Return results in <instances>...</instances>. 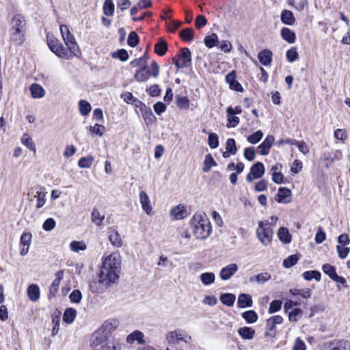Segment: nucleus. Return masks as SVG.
<instances>
[{
  "mask_svg": "<svg viewBox=\"0 0 350 350\" xmlns=\"http://www.w3.org/2000/svg\"><path fill=\"white\" fill-rule=\"evenodd\" d=\"M299 57L296 47H292L286 51V58L289 62H293Z\"/></svg>",
  "mask_w": 350,
  "mask_h": 350,
  "instance_id": "nucleus-62",
  "label": "nucleus"
},
{
  "mask_svg": "<svg viewBox=\"0 0 350 350\" xmlns=\"http://www.w3.org/2000/svg\"><path fill=\"white\" fill-rule=\"evenodd\" d=\"M121 260L118 254L113 253L103 260V266L99 274V282L106 286L117 282L120 273Z\"/></svg>",
  "mask_w": 350,
  "mask_h": 350,
  "instance_id": "nucleus-1",
  "label": "nucleus"
},
{
  "mask_svg": "<svg viewBox=\"0 0 350 350\" xmlns=\"http://www.w3.org/2000/svg\"><path fill=\"white\" fill-rule=\"evenodd\" d=\"M303 278L308 281L314 279L317 281L321 280V274L318 271H307L303 273Z\"/></svg>",
  "mask_w": 350,
  "mask_h": 350,
  "instance_id": "nucleus-41",
  "label": "nucleus"
},
{
  "mask_svg": "<svg viewBox=\"0 0 350 350\" xmlns=\"http://www.w3.org/2000/svg\"><path fill=\"white\" fill-rule=\"evenodd\" d=\"M167 42L161 38L159 42L154 44V52L159 56H163L167 51Z\"/></svg>",
  "mask_w": 350,
  "mask_h": 350,
  "instance_id": "nucleus-31",
  "label": "nucleus"
},
{
  "mask_svg": "<svg viewBox=\"0 0 350 350\" xmlns=\"http://www.w3.org/2000/svg\"><path fill=\"white\" fill-rule=\"evenodd\" d=\"M342 158V152L340 150H335L331 152H323L320 160L324 163L325 167L328 168L336 161H340Z\"/></svg>",
  "mask_w": 350,
  "mask_h": 350,
  "instance_id": "nucleus-8",
  "label": "nucleus"
},
{
  "mask_svg": "<svg viewBox=\"0 0 350 350\" xmlns=\"http://www.w3.org/2000/svg\"><path fill=\"white\" fill-rule=\"evenodd\" d=\"M329 350H349V343L347 340H334L329 342Z\"/></svg>",
  "mask_w": 350,
  "mask_h": 350,
  "instance_id": "nucleus-21",
  "label": "nucleus"
},
{
  "mask_svg": "<svg viewBox=\"0 0 350 350\" xmlns=\"http://www.w3.org/2000/svg\"><path fill=\"white\" fill-rule=\"evenodd\" d=\"M70 248L72 251L78 252L85 250L86 249V245L83 241H74L70 243Z\"/></svg>",
  "mask_w": 350,
  "mask_h": 350,
  "instance_id": "nucleus-56",
  "label": "nucleus"
},
{
  "mask_svg": "<svg viewBox=\"0 0 350 350\" xmlns=\"http://www.w3.org/2000/svg\"><path fill=\"white\" fill-rule=\"evenodd\" d=\"M139 197L142 209L146 214L151 215L152 208L150 205V200L148 194L144 191H141Z\"/></svg>",
  "mask_w": 350,
  "mask_h": 350,
  "instance_id": "nucleus-16",
  "label": "nucleus"
},
{
  "mask_svg": "<svg viewBox=\"0 0 350 350\" xmlns=\"http://www.w3.org/2000/svg\"><path fill=\"white\" fill-rule=\"evenodd\" d=\"M265 172L263 163L257 162L251 167L250 172L246 176V180L251 183L254 179L260 178L264 175Z\"/></svg>",
  "mask_w": 350,
  "mask_h": 350,
  "instance_id": "nucleus-10",
  "label": "nucleus"
},
{
  "mask_svg": "<svg viewBox=\"0 0 350 350\" xmlns=\"http://www.w3.org/2000/svg\"><path fill=\"white\" fill-rule=\"evenodd\" d=\"M276 334V325L272 322V320L268 319L266 323V336L274 337Z\"/></svg>",
  "mask_w": 350,
  "mask_h": 350,
  "instance_id": "nucleus-48",
  "label": "nucleus"
},
{
  "mask_svg": "<svg viewBox=\"0 0 350 350\" xmlns=\"http://www.w3.org/2000/svg\"><path fill=\"white\" fill-rule=\"evenodd\" d=\"M179 36L185 42H190L193 39V31L191 28H185L179 33Z\"/></svg>",
  "mask_w": 350,
  "mask_h": 350,
  "instance_id": "nucleus-44",
  "label": "nucleus"
},
{
  "mask_svg": "<svg viewBox=\"0 0 350 350\" xmlns=\"http://www.w3.org/2000/svg\"><path fill=\"white\" fill-rule=\"evenodd\" d=\"M118 325L119 322L118 320L110 319L105 321L99 327V329H100L103 333L105 334V335L109 338L111 334L118 328Z\"/></svg>",
  "mask_w": 350,
  "mask_h": 350,
  "instance_id": "nucleus-11",
  "label": "nucleus"
},
{
  "mask_svg": "<svg viewBox=\"0 0 350 350\" xmlns=\"http://www.w3.org/2000/svg\"><path fill=\"white\" fill-rule=\"evenodd\" d=\"M144 334L138 330H135L126 337V342L129 344L133 343L137 341L139 344L144 343Z\"/></svg>",
  "mask_w": 350,
  "mask_h": 350,
  "instance_id": "nucleus-27",
  "label": "nucleus"
},
{
  "mask_svg": "<svg viewBox=\"0 0 350 350\" xmlns=\"http://www.w3.org/2000/svg\"><path fill=\"white\" fill-rule=\"evenodd\" d=\"M166 340L170 345H177L180 341L189 343L191 340V337L185 330L176 329L167 334Z\"/></svg>",
  "mask_w": 350,
  "mask_h": 350,
  "instance_id": "nucleus-7",
  "label": "nucleus"
},
{
  "mask_svg": "<svg viewBox=\"0 0 350 350\" xmlns=\"http://www.w3.org/2000/svg\"><path fill=\"white\" fill-rule=\"evenodd\" d=\"M57 56L66 59H72V55L68 52L61 42L57 43L54 48L51 49Z\"/></svg>",
  "mask_w": 350,
  "mask_h": 350,
  "instance_id": "nucleus-18",
  "label": "nucleus"
},
{
  "mask_svg": "<svg viewBox=\"0 0 350 350\" xmlns=\"http://www.w3.org/2000/svg\"><path fill=\"white\" fill-rule=\"evenodd\" d=\"M109 338L105 335V334L103 333L99 328L96 330L91 336L90 338V346L94 350H100L101 346L104 345L105 343H107V340Z\"/></svg>",
  "mask_w": 350,
  "mask_h": 350,
  "instance_id": "nucleus-9",
  "label": "nucleus"
},
{
  "mask_svg": "<svg viewBox=\"0 0 350 350\" xmlns=\"http://www.w3.org/2000/svg\"><path fill=\"white\" fill-rule=\"evenodd\" d=\"M111 56L114 59H119L122 62H125L129 59V54L125 49H121L112 53Z\"/></svg>",
  "mask_w": 350,
  "mask_h": 350,
  "instance_id": "nucleus-51",
  "label": "nucleus"
},
{
  "mask_svg": "<svg viewBox=\"0 0 350 350\" xmlns=\"http://www.w3.org/2000/svg\"><path fill=\"white\" fill-rule=\"evenodd\" d=\"M281 21L283 24L293 25L295 23V18L293 12L288 10H284L281 12Z\"/></svg>",
  "mask_w": 350,
  "mask_h": 350,
  "instance_id": "nucleus-24",
  "label": "nucleus"
},
{
  "mask_svg": "<svg viewBox=\"0 0 350 350\" xmlns=\"http://www.w3.org/2000/svg\"><path fill=\"white\" fill-rule=\"evenodd\" d=\"M204 163V166L203 167V171L205 172H208L211 170V166H215L217 165L211 154L206 155Z\"/></svg>",
  "mask_w": 350,
  "mask_h": 350,
  "instance_id": "nucleus-54",
  "label": "nucleus"
},
{
  "mask_svg": "<svg viewBox=\"0 0 350 350\" xmlns=\"http://www.w3.org/2000/svg\"><path fill=\"white\" fill-rule=\"evenodd\" d=\"M77 315V312L73 308H68L65 310L63 315V320L66 323H71L74 321Z\"/></svg>",
  "mask_w": 350,
  "mask_h": 350,
  "instance_id": "nucleus-39",
  "label": "nucleus"
},
{
  "mask_svg": "<svg viewBox=\"0 0 350 350\" xmlns=\"http://www.w3.org/2000/svg\"><path fill=\"white\" fill-rule=\"evenodd\" d=\"M172 62L177 68L189 67L191 63V53L187 48H183L179 53L172 58Z\"/></svg>",
  "mask_w": 350,
  "mask_h": 350,
  "instance_id": "nucleus-6",
  "label": "nucleus"
},
{
  "mask_svg": "<svg viewBox=\"0 0 350 350\" xmlns=\"http://www.w3.org/2000/svg\"><path fill=\"white\" fill-rule=\"evenodd\" d=\"M227 116H228V123H227V127L228 128H232L237 126L239 122V118L237 116H235L234 114V112L232 111V107L229 106L227 109Z\"/></svg>",
  "mask_w": 350,
  "mask_h": 350,
  "instance_id": "nucleus-23",
  "label": "nucleus"
},
{
  "mask_svg": "<svg viewBox=\"0 0 350 350\" xmlns=\"http://www.w3.org/2000/svg\"><path fill=\"white\" fill-rule=\"evenodd\" d=\"M27 22L19 14L13 16L10 22V39L16 45H22L25 41Z\"/></svg>",
  "mask_w": 350,
  "mask_h": 350,
  "instance_id": "nucleus-2",
  "label": "nucleus"
},
{
  "mask_svg": "<svg viewBox=\"0 0 350 350\" xmlns=\"http://www.w3.org/2000/svg\"><path fill=\"white\" fill-rule=\"evenodd\" d=\"M336 250L338 252V256L341 259L347 258L350 252L349 247H345V245H338L336 246Z\"/></svg>",
  "mask_w": 350,
  "mask_h": 350,
  "instance_id": "nucleus-61",
  "label": "nucleus"
},
{
  "mask_svg": "<svg viewBox=\"0 0 350 350\" xmlns=\"http://www.w3.org/2000/svg\"><path fill=\"white\" fill-rule=\"evenodd\" d=\"M147 66L145 68H139L135 74V79L138 82H144L148 80L149 75L146 72V69Z\"/></svg>",
  "mask_w": 350,
  "mask_h": 350,
  "instance_id": "nucleus-43",
  "label": "nucleus"
},
{
  "mask_svg": "<svg viewBox=\"0 0 350 350\" xmlns=\"http://www.w3.org/2000/svg\"><path fill=\"white\" fill-rule=\"evenodd\" d=\"M79 110L81 115L85 116L88 115L92 110L91 105L85 100H81L79 102Z\"/></svg>",
  "mask_w": 350,
  "mask_h": 350,
  "instance_id": "nucleus-38",
  "label": "nucleus"
},
{
  "mask_svg": "<svg viewBox=\"0 0 350 350\" xmlns=\"http://www.w3.org/2000/svg\"><path fill=\"white\" fill-rule=\"evenodd\" d=\"M262 137L263 133L261 131L258 130L254 133L253 134L249 135L247 138V140L249 143L252 144H256L261 140Z\"/></svg>",
  "mask_w": 350,
  "mask_h": 350,
  "instance_id": "nucleus-52",
  "label": "nucleus"
},
{
  "mask_svg": "<svg viewBox=\"0 0 350 350\" xmlns=\"http://www.w3.org/2000/svg\"><path fill=\"white\" fill-rule=\"evenodd\" d=\"M30 91L33 98H40L44 96V90L37 83H33L30 86Z\"/></svg>",
  "mask_w": 350,
  "mask_h": 350,
  "instance_id": "nucleus-32",
  "label": "nucleus"
},
{
  "mask_svg": "<svg viewBox=\"0 0 350 350\" xmlns=\"http://www.w3.org/2000/svg\"><path fill=\"white\" fill-rule=\"evenodd\" d=\"M109 240L110 243L116 247L122 245V241L120 234L115 229H110L109 231Z\"/></svg>",
  "mask_w": 350,
  "mask_h": 350,
  "instance_id": "nucleus-22",
  "label": "nucleus"
},
{
  "mask_svg": "<svg viewBox=\"0 0 350 350\" xmlns=\"http://www.w3.org/2000/svg\"><path fill=\"white\" fill-rule=\"evenodd\" d=\"M27 295L32 301H37L40 299V288L37 284H32L27 288Z\"/></svg>",
  "mask_w": 350,
  "mask_h": 350,
  "instance_id": "nucleus-26",
  "label": "nucleus"
},
{
  "mask_svg": "<svg viewBox=\"0 0 350 350\" xmlns=\"http://www.w3.org/2000/svg\"><path fill=\"white\" fill-rule=\"evenodd\" d=\"M103 12L107 16H112L114 12V4L112 0H105L103 4Z\"/></svg>",
  "mask_w": 350,
  "mask_h": 350,
  "instance_id": "nucleus-53",
  "label": "nucleus"
},
{
  "mask_svg": "<svg viewBox=\"0 0 350 350\" xmlns=\"http://www.w3.org/2000/svg\"><path fill=\"white\" fill-rule=\"evenodd\" d=\"M226 81L231 90L237 92H243L242 85L236 80V73L232 71L226 76Z\"/></svg>",
  "mask_w": 350,
  "mask_h": 350,
  "instance_id": "nucleus-15",
  "label": "nucleus"
},
{
  "mask_svg": "<svg viewBox=\"0 0 350 350\" xmlns=\"http://www.w3.org/2000/svg\"><path fill=\"white\" fill-rule=\"evenodd\" d=\"M289 292L293 295H300L303 298H309L311 296V291L309 288L291 289Z\"/></svg>",
  "mask_w": 350,
  "mask_h": 350,
  "instance_id": "nucleus-49",
  "label": "nucleus"
},
{
  "mask_svg": "<svg viewBox=\"0 0 350 350\" xmlns=\"http://www.w3.org/2000/svg\"><path fill=\"white\" fill-rule=\"evenodd\" d=\"M177 106L181 109H187L189 107V100L186 96H176Z\"/></svg>",
  "mask_w": 350,
  "mask_h": 350,
  "instance_id": "nucleus-50",
  "label": "nucleus"
},
{
  "mask_svg": "<svg viewBox=\"0 0 350 350\" xmlns=\"http://www.w3.org/2000/svg\"><path fill=\"white\" fill-rule=\"evenodd\" d=\"M239 334L244 340H251L254 338L255 330L250 327H243L239 329Z\"/></svg>",
  "mask_w": 350,
  "mask_h": 350,
  "instance_id": "nucleus-30",
  "label": "nucleus"
},
{
  "mask_svg": "<svg viewBox=\"0 0 350 350\" xmlns=\"http://www.w3.org/2000/svg\"><path fill=\"white\" fill-rule=\"evenodd\" d=\"M32 234L30 232H24L22 234L20 239V254L25 256L29 252L31 243Z\"/></svg>",
  "mask_w": 350,
  "mask_h": 350,
  "instance_id": "nucleus-12",
  "label": "nucleus"
},
{
  "mask_svg": "<svg viewBox=\"0 0 350 350\" xmlns=\"http://www.w3.org/2000/svg\"><path fill=\"white\" fill-rule=\"evenodd\" d=\"M64 278V271L60 270L58 271L55 273V278L53 280V283L51 284L50 288H49V295L51 297H55L56 293L58 291L59 286Z\"/></svg>",
  "mask_w": 350,
  "mask_h": 350,
  "instance_id": "nucleus-17",
  "label": "nucleus"
},
{
  "mask_svg": "<svg viewBox=\"0 0 350 350\" xmlns=\"http://www.w3.org/2000/svg\"><path fill=\"white\" fill-rule=\"evenodd\" d=\"M105 218V215L101 214L98 209L94 208L92 210L91 213V220L96 226H101Z\"/></svg>",
  "mask_w": 350,
  "mask_h": 350,
  "instance_id": "nucleus-34",
  "label": "nucleus"
},
{
  "mask_svg": "<svg viewBox=\"0 0 350 350\" xmlns=\"http://www.w3.org/2000/svg\"><path fill=\"white\" fill-rule=\"evenodd\" d=\"M219 40L216 33H213L210 36H207L204 38V44L208 48H213L217 45Z\"/></svg>",
  "mask_w": 350,
  "mask_h": 350,
  "instance_id": "nucleus-45",
  "label": "nucleus"
},
{
  "mask_svg": "<svg viewBox=\"0 0 350 350\" xmlns=\"http://www.w3.org/2000/svg\"><path fill=\"white\" fill-rule=\"evenodd\" d=\"M273 142V136L267 135L265 140L257 147V152L261 155H267Z\"/></svg>",
  "mask_w": 350,
  "mask_h": 350,
  "instance_id": "nucleus-14",
  "label": "nucleus"
},
{
  "mask_svg": "<svg viewBox=\"0 0 350 350\" xmlns=\"http://www.w3.org/2000/svg\"><path fill=\"white\" fill-rule=\"evenodd\" d=\"M278 236L279 239L284 243H289L291 241L292 237L286 228L281 227L278 230Z\"/></svg>",
  "mask_w": 350,
  "mask_h": 350,
  "instance_id": "nucleus-33",
  "label": "nucleus"
},
{
  "mask_svg": "<svg viewBox=\"0 0 350 350\" xmlns=\"http://www.w3.org/2000/svg\"><path fill=\"white\" fill-rule=\"evenodd\" d=\"M283 40L290 44H293L296 40V35L294 31L287 27H283L280 32Z\"/></svg>",
  "mask_w": 350,
  "mask_h": 350,
  "instance_id": "nucleus-28",
  "label": "nucleus"
},
{
  "mask_svg": "<svg viewBox=\"0 0 350 350\" xmlns=\"http://www.w3.org/2000/svg\"><path fill=\"white\" fill-rule=\"evenodd\" d=\"M200 279L204 285L208 286L215 282V275L212 272L203 273L200 275Z\"/></svg>",
  "mask_w": 350,
  "mask_h": 350,
  "instance_id": "nucleus-35",
  "label": "nucleus"
},
{
  "mask_svg": "<svg viewBox=\"0 0 350 350\" xmlns=\"http://www.w3.org/2000/svg\"><path fill=\"white\" fill-rule=\"evenodd\" d=\"M59 29L62 38L70 53L72 55V57L78 56L79 48L74 36L70 32L68 27L65 25H62Z\"/></svg>",
  "mask_w": 350,
  "mask_h": 350,
  "instance_id": "nucleus-4",
  "label": "nucleus"
},
{
  "mask_svg": "<svg viewBox=\"0 0 350 350\" xmlns=\"http://www.w3.org/2000/svg\"><path fill=\"white\" fill-rule=\"evenodd\" d=\"M303 314V311L299 308H295L288 312V320L291 322H296Z\"/></svg>",
  "mask_w": 350,
  "mask_h": 350,
  "instance_id": "nucleus-60",
  "label": "nucleus"
},
{
  "mask_svg": "<svg viewBox=\"0 0 350 350\" xmlns=\"http://www.w3.org/2000/svg\"><path fill=\"white\" fill-rule=\"evenodd\" d=\"M299 260L297 254L291 255L283 260V266L286 268H290L295 265Z\"/></svg>",
  "mask_w": 350,
  "mask_h": 350,
  "instance_id": "nucleus-57",
  "label": "nucleus"
},
{
  "mask_svg": "<svg viewBox=\"0 0 350 350\" xmlns=\"http://www.w3.org/2000/svg\"><path fill=\"white\" fill-rule=\"evenodd\" d=\"M242 317L247 323H253L258 320V314L254 310H247L243 312Z\"/></svg>",
  "mask_w": 350,
  "mask_h": 350,
  "instance_id": "nucleus-40",
  "label": "nucleus"
},
{
  "mask_svg": "<svg viewBox=\"0 0 350 350\" xmlns=\"http://www.w3.org/2000/svg\"><path fill=\"white\" fill-rule=\"evenodd\" d=\"M226 149L232 155H234L237 152L235 140L232 138H229L226 141Z\"/></svg>",
  "mask_w": 350,
  "mask_h": 350,
  "instance_id": "nucleus-59",
  "label": "nucleus"
},
{
  "mask_svg": "<svg viewBox=\"0 0 350 350\" xmlns=\"http://www.w3.org/2000/svg\"><path fill=\"white\" fill-rule=\"evenodd\" d=\"M130 65L132 67H139V68H145L147 66V57L146 55L135 59L130 62Z\"/></svg>",
  "mask_w": 350,
  "mask_h": 350,
  "instance_id": "nucleus-55",
  "label": "nucleus"
},
{
  "mask_svg": "<svg viewBox=\"0 0 350 350\" xmlns=\"http://www.w3.org/2000/svg\"><path fill=\"white\" fill-rule=\"evenodd\" d=\"M100 350H120V346L118 343L115 342H108L104 345L101 346Z\"/></svg>",
  "mask_w": 350,
  "mask_h": 350,
  "instance_id": "nucleus-64",
  "label": "nucleus"
},
{
  "mask_svg": "<svg viewBox=\"0 0 350 350\" xmlns=\"http://www.w3.org/2000/svg\"><path fill=\"white\" fill-rule=\"evenodd\" d=\"M191 225L197 239L204 240L210 236L212 227L209 219L204 213H195L191 220Z\"/></svg>",
  "mask_w": 350,
  "mask_h": 350,
  "instance_id": "nucleus-3",
  "label": "nucleus"
},
{
  "mask_svg": "<svg viewBox=\"0 0 350 350\" xmlns=\"http://www.w3.org/2000/svg\"><path fill=\"white\" fill-rule=\"evenodd\" d=\"M208 143L209 146L215 149L219 146V138L216 133H210L208 138Z\"/></svg>",
  "mask_w": 350,
  "mask_h": 350,
  "instance_id": "nucleus-63",
  "label": "nucleus"
},
{
  "mask_svg": "<svg viewBox=\"0 0 350 350\" xmlns=\"http://www.w3.org/2000/svg\"><path fill=\"white\" fill-rule=\"evenodd\" d=\"M146 72L148 75H149V77L152 76L154 78H157L159 74V66L158 64L155 61H152L150 64V68H146Z\"/></svg>",
  "mask_w": 350,
  "mask_h": 350,
  "instance_id": "nucleus-47",
  "label": "nucleus"
},
{
  "mask_svg": "<svg viewBox=\"0 0 350 350\" xmlns=\"http://www.w3.org/2000/svg\"><path fill=\"white\" fill-rule=\"evenodd\" d=\"M23 144L26 146L30 150L33 151L34 154L36 152V148L31 137L27 134L25 133L21 139Z\"/></svg>",
  "mask_w": 350,
  "mask_h": 350,
  "instance_id": "nucleus-42",
  "label": "nucleus"
},
{
  "mask_svg": "<svg viewBox=\"0 0 350 350\" xmlns=\"http://www.w3.org/2000/svg\"><path fill=\"white\" fill-rule=\"evenodd\" d=\"M271 278V275L267 273H260L258 275L251 276L250 278V282H256L258 284H264Z\"/></svg>",
  "mask_w": 350,
  "mask_h": 350,
  "instance_id": "nucleus-36",
  "label": "nucleus"
},
{
  "mask_svg": "<svg viewBox=\"0 0 350 350\" xmlns=\"http://www.w3.org/2000/svg\"><path fill=\"white\" fill-rule=\"evenodd\" d=\"M94 160V159L92 156L82 157L78 161V166L80 168H90L92 166Z\"/></svg>",
  "mask_w": 350,
  "mask_h": 350,
  "instance_id": "nucleus-46",
  "label": "nucleus"
},
{
  "mask_svg": "<svg viewBox=\"0 0 350 350\" xmlns=\"http://www.w3.org/2000/svg\"><path fill=\"white\" fill-rule=\"evenodd\" d=\"M291 194V191L290 189L285 187H280L278 189L277 196H275V200L280 203L288 202L290 200L286 199L290 197Z\"/></svg>",
  "mask_w": 350,
  "mask_h": 350,
  "instance_id": "nucleus-25",
  "label": "nucleus"
},
{
  "mask_svg": "<svg viewBox=\"0 0 350 350\" xmlns=\"http://www.w3.org/2000/svg\"><path fill=\"white\" fill-rule=\"evenodd\" d=\"M252 304V299L250 295L242 293L238 297L237 305L239 308L251 307Z\"/></svg>",
  "mask_w": 350,
  "mask_h": 350,
  "instance_id": "nucleus-29",
  "label": "nucleus"
},
{
  "mask_svg": "<svg viewBox=\"0 0 350 350\" xmlns=\"http://www.w3.org/2000/svg\"><path fill=\"white\" fill-rule=\"evenodd\" d=\"M171 217L176 220L184 219L187 216V211L185 206L182 204L177 205L170 211Z\"/></svg>",
  "mask_w": 350,
  "mask_h": 350,
  "instance_id": "nucleus-20",
  "label": "nucleus"
},
{
  "mask_svg": "<svg viewBox=\"0 0 350 350\" xmlns=\"http://www.w3.org/2000/svg\"><path fill=\"white\" fill-rule=\"evenodd\" d=\"M259 241L265 246L270 244L273 237V229L269 221H260L256 230Z\"/></svg>",
  "mask_w": 350,
  "mask_h": 350,
  "instance_id": "nucleus-5",
  "label": "nucleus"
},
{
  "mask_svg": "<svg viewBox=\"0 0 350 350\" xmlns=\"http://www.w3.org/2000/svg\"><path fill=\"white\" fill-rule=\"evenodd\" d=\"M236 297L234 295L231 293H224L220 296L221 302L227 306H232L235 301Z\"/></svg>",
  "mask_w": 350,
  "mask_h": 350,
  "instance_id": "nucleus-37",
  "label": "nucleus"
},
{
  "mask_svg": "<svg viewBox=\"0 0 350 350\" xmlns=\"http://www.w3.org/2000/svg\"><path fill=\"white\" fill-rule=\"evenodd\" d=\"M322 270L332 280L336 276V275H337L336 268L329 264L323 265L322 267Z\"/></svg>",
  "mask_w": 350,
  "mask_h": 350,
  "instance_id": "nucleus-58",
  "label": "nucleus"
},
{
  "mask_svg": "<svg viewBox=\"0 0 350 350\" xmlns=\"http://www.w3.org/2000/svg\"><path fill=\"white\" fill-rule=\"evenodd\" d=\"M273 53L269 49H264L258 53V59L263 66H269L272 62Z\"/></svg>",
  "mask_w": 350,
  "mask_h": 350,
  "instance_id": "nucleus-19",
  "label": "nucleus"
},
{
  "mask_svg": "<svg viewBox=\"0 0 350 350\" xmlns=\"http://www.w3.org/2000/svg\"><path fill=\"white\" fill-rule=\"evenodd\" d=\"M238 269L237 264H229L220 270L219 277L222 280H228L237 272Z\"/></svg>",
  "mask_w": 350,
  "mask_h": 350,
  "instance_id": "nucleus-13",
  "label": "nucleus"
}]
</instances>
